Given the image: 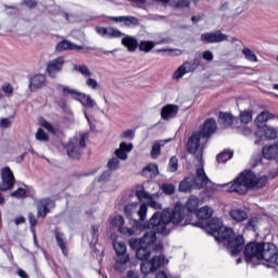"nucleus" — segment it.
Segmentation results:
<instances>
[{"label":"nucleus","instance_id":"1","mask_svg":"<svg viewBox=\"0 0 278 278\" xmlns=\"http://www.w3.org/2000/svg\"><path fill=\"white\" fill-rule=\"evenodd\" d=\"M172 225L166 217V214L155 212L149 222L140 223V230L151 229L146 232L140 239V251L149 252V247H152L157 242V233L161 236H168L172 229L168 226Z\"/></svg>","mask_w":278,"mask_h":278},{"label":"nucleus","instance_id":"2","mask_svg":"<svg viewBox=\"0 0 278 278\" xmlns=\"http://www.w3.org/2000/svg\"><path fill=\"white\" fill-rule=\"evenodd\" d=\"M199 211V198L191 195L186 205L177 202L173 210H167V220L174 225V227H188L192 223V214H197Z\"/></svg>","mask_w":278,"mask_h":278},{"label":"nucleus","instance_id":"3","mask_svg":"<svg viewBox=\"0 0 278 278\" xmlns=\"http://www.w3.org/2000/svg\"><path fill=\"white\" fill-rule=\"evenodd\" d=\"M268 184V176H257L251 169H244L240 175L233 179V181L228 182L227 192H236V194H247L249 190H260L265 188Z\"/></svg>","mask_w":278,"mask_h":278},{"label":"nucleus","instance_id":"4","mask_svg":"<svg viewBox=\"0 0 278 278\" xmlns=\"http://www.w3.org/2000/svg\"><path fill=\"white\" fill-rule=\"evenodd\" d=\"M218 129L216 119L213 117L206 119L200 131L193 132L186 144L187 153L194 155L198 162L203 160V146H201V138H212V135Z\"/></svg>","mask_w":278,"mask_h":278},{"label":"nucleus","instance_id":"5","mask_svg":"<svg viewBox=\"0 0 278 278\" xmlns=\"http://www.w3.org/2000/svg\"><path fill=\"white\" fill-rule=\"evenodd\" d=\"M207 184H210V177H207L203 167H199L195 175L192 174L187 176L179 182L178 190L179 192L190 194L192 188H195V190H203Z\"/></svg>","mask_w":278,"mask_h":278},{"label":"nucleus","instance_id":"6","mask_svg":"<svg viewBox=\"0 0 278 278\" xmlns=\"http://www.w3.org/2000/svg\"><path fill=\"white\" fill-rule=\"evenodd\" d=\"M88 140V134H83L79 139L77 137L71 139L65 144V151L71 160H81L84 151L86 149V141Z\"/></svg>","mask_w":278,"mask_h":278},{"label":"nucleus","instance_id":"7","mask_svg":"<svg viewBox=\"0 0 278 278\" xmlns=\"http://www.w3.org/2000/svg\"><path fill=\"white\" fill-rule=\"evenodd\" d=\"M151 257V250L142 254L140 257V261L142 264L140 265V270L142 275H151V273H157V269L162 266H164V256H154L151 261L149 258Z\"/></svg>","mask_w":278,"mask_h":278},{"label":"nucleus","instance_id":"8","mask_svg":"<svg viewBox=\"0 0 278 278\" xmlns=\"http://www.w3.org/2000/svg\"><path fill=\"white\" fill-rule=\"evenodd\" d=\"M113 248L117 255L115 270H118V273H123V267L125 266V264H128V262H130L129 254H127V245L124 242L115 241L113 242Z\"/></svg>","mask_w":278,"mask_h":278},{"label":"nucleus","instance_id":"9","mask_svg":"<svg viewBox=\"0 0 278 278\" xmlns=\"http://www.w3.org/2000/svg\"><path fill=\"white\" fill-rule=\"evenodd\" d=\"M262 260H264L265 262H269V264H276V266H278V249L275 243L262 242L261 262Z\"/></svg>","mask_w":278,"mask_h":278},{"label":"nucleus","instance_id":"10","mask_svg":"<svg viewBox=\"0 0 278 278\" xmlns=\"http://www.w3.org/2000/svg\"><path fill=\"white\" fill-rule=\"evenodd\" d=\"M243 254L247 264H251L253 260H258V262H261L262 242L252 241L250 243H247L243 249Z\"/></svg>","mask_w":278,"mask_h":278},{"label":"nucleus","instance_id":"11","mask_svg":"<svg viewBox=\"0 0 278 278\" xmlns=\"http://www.w3.org/2000/svg\"><path fill=\"white\" fill-rule=\"evenodd\" d=\"M225 247L228 253L232 257H236L237 255H240V253H242L244 250V237L242 235H235L232 239L226 243Z\"/></svg>","mask_w":278,"mask_h":278},{"label":"nucleus","instance_id":"12","mask_svg":"<svg viewBox=\"0 0 278 278\" xmlns=\"http://www.w3.org/2000/svg\"><path fill=\"white\" fill-rule=\"evenodd\" d=\"M1 180L2 185L0 186V192H8V190H12L14 188L16 178L14 177V173L9 166L2 168Z\"/></svg>","mask_w":278,"mask_h":278},{"label":"nucleus","instance_id":"13","mask_svg":"<svg viewBox=\"0 0 278 278\" xmlns=\"http://www.w3.org/2000/svg\"><path fill=\"white\" fill-rule=\"evenodd\" d=\"M65 62L64 56H58L56 59L48 61L46 64V73H48V76L51 77V79H55L58 74L62 73Z\"/></svg>","mask_w":278,"mask_h":278},{"label":"nucleus","instance_id":"14","mask_svg":"<svg viewBox=\"0 0 278 278\" xmlns=\"http://www.w3.org/2000/svg\"><path fill=\"white\" fill-rule=\"evenodd\" d=\"M228 36L223 34L220 30L212 31V33H203L200 37L201 42L204 45H215L217 42H225Z\"/></svg>","mask_w":278,"mask_h":278},{"label":"nucleus","instance_id":"15","mask_svg":"<svg viewBox=\"0 0 278 278\" xmlns=\"http://www.w3.org/2000/svg\"><path fill=\"white\" fill-rule=\"evenodd\" d=\"M55 207V201L51 198H43L37 203V217L47 218V214L51 212V208Z\"/></svg>","mask_w":278,"mask_h":278},{"label":"nucleus","instance_id":"16","mask_svg":"<svg viewBox=\"0 0 278 278\" xmlns=\"http://www.w3.org/2000/svg\"><path fill=\"white\" fill-rule=\"evenodd\" d=\"M124 213H125L126 218H129L130 223H132V227L135 229H140V219L134 218V216H136V215L138 217H140V211L138 208V203L127 204L124 207Z\"/></svg>","mask_w":278,"mask_h":278},{"label":"nucleus","instance_id":"17","mask_svg":"<svg viewBox=\"0 0 278 278\" xmlns=\"http://www.w3.org/2000/svg\"><path fill=\"white\" fill-rule=\"evenodd\" d=\"M255 136L260 140H275L277 138V129L268 125L258 126Z\"/></svg>","mask_w":278,"mask_h":278},{"label":"nucleus","instance_id":"18","mask_svg":"<svg viewBox=\"0 0 278 278\" xmlns=\"http://www.w3.org/2000/svg\"><path fill=\"white\" fill-rule=\"evenodd\" d=\"M110 225L111 227H117V231H119L122 236H134L135 233L132 228L125 227V218L121 215L113 217Z\"/></svg>","mask_w":278,"mask_h":278},{"label":"nucleus","instance_id":"19","mask_svg":"<svg viewBox=\"0 0 278 278\" xmlns=\"http://www.w3.org/2000/svg\"><path fill=\"white\" fill-rule=\"evenodd\" d=\"M235 236L233 229L224 226L220 231L215 235V240L216 242H219L226 247L229 240H231Z\"/></svg>","mask_w":278,"mask_h":278},{"label":"nucleus","instance_id":"20","mask_svg":"<svg viewBox=\"0 0 278 278\" xmlns=\"http://www.w3.org/2000/svg\"><path fill=\"white\" fill-rule=\"evenodd\" d=\"M223 220L217 217H212L210 222L206 223L205 229L210 236L216 237V235L223 229Z\"/></svg>","mask_w":278,"mask_h":278},{"label":"nucleus","instance_id":"21","mask_svg":"<svg viewBox=\"0 0 278 278\" xmlns=\"http://www.w3.org/2000/svg\"><path fill=\"white\" fill-rule=\"evenodd\" d=\"M68 94L74 99V101H78L81 103V105H86V101L88 99V96L84 92H79L75 89H71L68 87L63 88V97H68Z\"/></svg>","mask_w":278,"mask_h":278},{"label":"nucleus","instance_id":"22","mask_svg":"<svg viewBox=\"0 0 278 278\" xmlns=\"http://www.w3.org/2000/svg\"><path fill=\"white\" fill-rule=\"evenodd\" d=\"M54 238L63 255L65 257H68V241H66V237L64 236V232L60 230H54Z\"/></svg>","mask_w":278,"mask_h":278},{"label":"nucleus","instance_id":"23","mask_svg":"<svg viewBox=\"0 0 278 278\" xmlns=\"http://www.w3.org/2000/svg\"><path fill=\"white\" fill-rule=\"evenodd\" d=\"M178 113L179 106H177L176 104H167L161 110V118L163 121H170V118H175Z\"/></svg>","mask_w":278,"mask_h":278},{"label":"nucleus","instance_id":"24","mask_svg":"<svg viewBox=\"0 0 278 278\" xmlns=\"http://www.w3.org/2000/svg\"><path fill=\"white\" fill-rule=\"evenodd\" d=\"M47 86V75L45 74H36L31 77L29 88L30 90H40Z\"/></svg>","mask_w":278,"mask_h":278},{"label":"nucleus","instance_id":"25","mask_svg":"<svg viewBox=\"0 0 278 278\" xmlns=\"http://www.w3.org/2000/svg\"><path fill=\"white\" fill-rule=\"evenodd\" d=\"M132 149H134L132 143H127L125 141H122L119 143V148L115 150V157L122 161H125L128 157L127 153H131Z\"/></svg>","mask_w":278,"mask_h":278},{"label":"nucleus","instance_id":"26","mask_svg":"<svg viewBox=\"0 0 278 278\" xmlns=\"http://www.w3.org/2000/svg\"><path fill=\"white\" fill-rule=\"evenodd\" d=\"M56 51H84V46H77L64 39L56 45Z\"/></svg>","mask_w":278,"mask_h":278},{"label":"nucleus","instance_id":"27","mask_svg":"<svg viewBox=\"0 0 278 278\" xmlns=\"http://www.w3.org/2000/svg\"><path fill=\"white\" fill-rule=\"evenodd\" d=\"M111 21H114V23H124L126 27H134L140 25V20L134 16H112Z\"/></svg>","mask_w":278,"mask_h":278},{"label":"nucleus","instance_id":"28","mask_svg":"<svg viewBox=\"0 0 278 278\" xmlns=\"http://www.w3.org/2000/svg\"><path fill=\"white\" fill-rule=\"evenodd\" d=\"M217 122L224 127H231V125L236 123V116H233L231 113L220 111L218 113Z\"/></svg>","mask_w":278,"mask_h":278},{"label":"nucleus","instance_id":"29","mask_svg":"<svg viewBox=\"0 0 278 278\" xmlns=\"http://www.w3.org/2000/svg\"><path fill=\"white\" fill-rule=\"evenodd\" d=\"M229 216L230 218H232V220H236V223H244V220L249 218V214H247V211L240 208L230 210Z\"/></svg>","mask_w":278,"mask_h":278},{"label":"nucleus","instance_id":"30","mask_svg":"<svg viewBox=\"0 0 278 278\" xmlns=\"http://www.w3.org/2000/svg\"><path fill=\"white\" fill-rule=\"evenodd\" d=\"M141 175L143 177H157V175H160V168L157 167V164L155 163H150L148 164L146 167H143Z\"/></svg>","mask_w":278,"mask_h":278},{"label":"nucleus","instance_id":"31","mask_svg":"<svg viewBox=\"0 0 278 278\" xmlns=\"http://www.w3.org/2000/svg\"><path fill=\"white\" fill-rule=\"evenodd\" d=\"M199 220H210L212 218V214H214V210L210 206H203L195 212Z\"/></svg>","mask_w":278,"mask_h":278},{"label":"nucleus","instance_id":"32","mask_svg":"<svg viewBox=\"0 0 278 278\" xmlns=\"http://www.w3.org/2000/svg\"><path fill=\"white\" fill-rule=\"evenodd\" d=\"M166 41L162 39L160 41H140V51H144V53H149L152 49L155 48L156 45H164Z\"/></svg>","mask_w":278,"mask_h":278},{"label":"nucleus","instance_id":"33","mask_svg":"<svg viewBox=\"0 0 278 278\" xmlns=\"http://www.w3.org/2000/svg\"><path fill=\"white\" fill-rule=\"evenodd\" d=\"M140 199H149L148 205H150V207H152L153 210H162V204H160L151 195H149V193H147L144 189L140 190Z\"/></svg>","mask_w":278,"mask_h":278},{"label":"nucleus","instance_id":"34","mask_svg":"<svg viewBox=\"0 0 278 278\" xmlns=\"http://www.w3.org/2000/svg\"><path fill=\"white\" fill-rule=\"evenodd\" d=\"M122 45L126 47L130 52H134L138 49V40L134 37L123 38Z\"/></svg>","mask_w":278,"mask_h":278},{"label":"nucleus","instance_id":"35","mask_svg":"<svg viewBox=\"0 0 278 278\" xmlns=\"http://www.w3.org/2000/svg\"><path fill=\"white\" fill-rule=\"evenodd\" d=\"M277 146H268L263 148V157L265 160H274L275 155H277Z\"/></svg>","mask_w":278,"mask_h":278},{"label":"nucleus","instance_id":"36","mask_svg":"<svg viewBox=\"0 0 278 278\" xmlns=\"http://www.w3.org/2000/svg\"><path fill=\"white\" fill-rule=\"evenodd\" d=\"M190 66V62H185L182 65H180L177 71L174 73V79H181V77H184V75L191 73L190 68L188 67Z\"/></svg>","mask_w":278,"mask_h":278},{"label":"nucleus","instance_id":"37","mask_svg":"<svg viewBox=\"0 0 278 278\" xmlns=\"http://www.w3.org/2000/svg\"><path fill=\"white\" fill-rule=\"evenodd\" d=\"M233 157V151L231 150H224L219 154H217L216 160L218 164H226V162H229Z\"/></svg>","mask_w":278,"mask_h":278},{"label":"nucleus","instance_id":"38","mask_svg":"<svg viewBox=\"0 0 278 278\" xmlns=\"http://www.w3.org/2000/svg\"><path fill=\"white\" fill-rule=\"evenodd\" d=\"M130 249L135 252L137 260H140V239L131 238L128 241Z\"/></svg>","mask_w":278,"mask_h":278},{"label":"nucleus","instance_id":"39","mask_svg":"<svg viewBox=\"0 0 278 278\" xmlns=\"http://www.w3.org/2000/svg\"><path fill=\"white\" fill-rule=\"evenodd\" d=\"M239 118L240 123H242L243 125H249V123L253 121V111H240Z\"/></svg>","mask_w":278,"mask_h":278},{"label":"nucleus","instance_id":"40","mask_svg":"<svg viewBox=\"0 0 278 278\" xmlns=\"http://www.w3.org/2000/svg\"><path fill=\"white\" fill-rule=\"evenodd\" d=\"M242 55H244L245 60H248V62H257V55L255 54V52H253V50L244 47L241 50Z\"/></svg>","mask_w":278,"mask_h":278},{"label":"nucleus","instance_id":"41","mask_svg":"<svg viewBox=\"0 0 278 278\" xmlns=\"http://www.w3.org/2000/svg\"><path fill=\"white\" fill-rule=\"evenodd\" d=\"M150 155L152 160H157V157L162 155V146L160 144V142L153 143Z\"/></svg>","mask_w":278,"mask_h":278},{"label":"nucleus","instance_id":"42","mask_svg":"<svg viewBox=\"0 0 278 278\" xmlns=\"http://www.w3.org/2000/svg\"><path fill=\"white\" fill-rule=\"evenodd\" d=\"M168 170L169 173H177L179 170V160L177 156H172L168 162Z\"/></svg>","mask_w":278,"mask_h":278},{"label":"nucleus","instance_id":"43","mask_svg":"<svg viewBox=\"0 0 278 278\" xmlns=\"http://www.w3.org/2000/svg\"><path fill=\"white\" fill-rule=\"evenodd\" d=\"M275 118V115L268 111H263L258 116L257 121L260 123H267V121H273Z\"/></svg>","mask_w":278,"mask_h":278},{"label":"nucleus","instance_id":"44","mask_svg":"<svg viewBox=\"0 0 278 278\" xmlns=\"http://www.w3.org/2000/svg\"><path fill=\"white\" fill-rule=\"evenodd\" d=\"M161 190L162 192H164V194H167V197H170L175 192V185L165 182L161 186Z\"/></svg>","mask_w":278,"mask_h":278},{"label":"nucleus","instance_id":"45","mask_svg":"<svg viewBox=\"0 0 278 278\" xmlns=\"http://www.w3.org/2000/svg\"><path fill=\"white\" fill-rule=\"evenodd\" d=\"M121 167V160L117 159L116 156L112 157L109 162H108V168L109 170H118V168Z\"/></svg>","mask_w":278,"mask_h":278},{"label":"nucleus","instance_id":"46","mask_svg":"<svg viewBox=\"0 0 278 278\" xmlns=\"http://www.w3.org/2000/svg\"><path fill=\"white\" fill-rule=\"evenodd\" d=\"M260 223V219L257 217H252L248 220L245 224V229L248 231H256V225Z\"/></svg>","mask_w":278,"mask_h":278},{"label":"nucleus","instance_id":"47","mask_svg":"<svg viewBox=\"0 0 278 278\" xmlns=\"http://www.w3.org/2000/svg\"><path fill=\"white\" fill-rule=\"evenodd\" d=\"M13 199H27V190L24 188H18L17 190L11 193Z\"/></svg>","mask_w":278,"mask_h":278},{"label":"nucleus","instance_id":"48","mask_svg":"<svg viewBox=\"0 0 278 278\" xmlns=\"http://www.w3.org/2000/svg\"><path fill=\"white\" fill-rule=\"evenodd\" d=\"M74 68L80 73V75H84V77H90L92 73L86 65H75Z\"/></svg>","mask_w":278,"mask_h":278},{"label":"nucleus","instance_id":"49","mask_svg":"<svg viewBox=\"0 0 278 278\" xmlns=\"http://www.w3.org/2000/svg\"><path fill=\"white\" fill-rule=\"evenodd\" d=\"M36 138L41 142H49V135L42 128H38Z\"/></svg>","mask_w":278,"mask_h":278},{"label":"nucleus","instance_id":"50","mask_svg":"<svg viewBox=\"0 0 278 278\" xmlns=\"http://www.w3.org/2000/svg\"><path fill=\"white\" fill-rule=\"evenodd\" d=\"M1 90L4 92V94H7V97L14 94V87H12V84L10 83L3 84Z\"/></svg>","mask_w":278,"mask_h":278},{"label":"nucleus","instance_id":"51","mask_svg":"<svg viewBox=\"0 0 278 278\" xmlns=\"http://www.w3.org/2000/svg\"><path fill=\"white\" fill-rule=\"evenodd\" d=\"M92 242L97 244L99 242V226H91Z\"/></svg>","mask_w":278,"mask_h":278},{"label":"nucleus","instance_id":"52","mask_svg":"<svg viewBox=\"0 0 278 278\" xmlns=\"http://www.w3.org/2000/svg\"><path fill=\"white\" fill-rule=\"evenodd\" d=\"M147 212H149V206L147 204H140V223H144Z\"/></svg>","mask_w":278,"mask_h":278},{"label":"nucleus","instance_id":"53","mask_svg":"<svg viewBox=\"0 0 278 278\" xmlns=\"http://www.w3.org/2000/svg\"><path fill=\"white\" fill-rule=\"evenodd\" d=\"M188 68H190V72L193 73V71H197L199 66H201V59L195 58L192 63L189 62V65H187Z\"/></svg>","mask_w":278,"mask_h":278},{"label":"nucleus","instance_id":"54","mask_svg":"<svg viewBox=\"0 0 278 278\" xmlns=\"http://www.w3.org/2000/svg\"><path fill=\"white\" fill-rule=\"evenodd\" d=\"M136 136V131L132 130V129H127L125 130L122 135H121V138H125L127 140H134Z\"/></svg>","mask_w":278,"mask_h":278},{"label":"nucleus","instance_id":"55","mask_svg":"<svg viewBox=\"0 0 278 278\" xmlns=\"http://www.w3.org/2000/svg\"><path fill=\"white\" fill-rule=\"evenodd\" d=\"M28 220H29L30 229L31 230L36 229V225H38V219L36 218V215H34L33 213H29Z\"/></svg>","mask_w":278,"mask_h":278},{"label":"nucleus","instance_id":"56","mask_svg":"<svg viewBox=\"0 0 278 278\" xmlns=\"http://www.w3.org/2000/svg\"><path fill=\"white\" fill-rule=\"evenodd\" d=\"M112 177V173L110 170H106L102 173V175L99 177L98 181L105 184L106 181H110V178Z\"/></svg>","mask_w":278,"mask_h":278},{"label":"nucleus","instance_id":"57","mask_svg":"<svg viewBox=\"0 0 278 278\" xmlns=\"http://www.w3.org/2000/svg\"><path fill=\"white\" fill-rule=\"evenodd\" d=\"M86 85L88 88H92V90H97V88H99V83L94 78H88Z\"/></svg>","mask_w":278,"mask_h":278},{"label":"nucleus","instance_id":"58","mask_svg":"<svg viewBox=\"0 0 278 278\" xmlns=\"http://www.w3.org/2000/svg\"><path fill=\"white\" fill-rule=\"evenodd\" d=\"M0 127H2V129H8L9 127H12V122L9 118L3 117L0 119Z\"/></svg>","mask_w":278,"mask_h":278},{"label":"nucleus","instance_id":"59","mask_svg":"<svg viewBox=\"0 0 278 278\" xmlns=\"http://www.w3.org/2000/svg\"><path fill=\"white\" fill-rule=\"evenodd\" d=\"M202 58L203 60H205L206 62H212V60H214V53H212V51L206 50L202 53Z\"/></svg>","mask_w":278,"mask_h":278},{"label":"nucleus","instance_id":"60","mask_svg":"<svg viewBox=\"0 0 278 278\" xmlns=\"http://www.w3.org/2000/svg\"><path fill=\"white\" fill-rule=\"evenodd\" d=\"M175 8H190V0H178Z\"/></svg>","mask_w":278,"mask_h":278},{"label":"nucleus","instance_id":"61","mask_svg":"<svg viewBox=\"0 0 278 278\" xmlns=\"http://www.w3.org/2000/svg\"><path fill=\"white\" fill-rule=\"evenodd\" d=\"M109 36L111 38H121V36H123V33H121V30H116L114 28H109Z\"/></svg>","mask_w":278,"mask_h":278},{"label":"nucleus","instance_id":"62","mask_svg":"<svg viewBox=\"0 0 278 278\" xmlns=\"http://www.w3.org/2000/svg\"><path fill=\"white\" fill-rule=\"evenodd\" d=\"M97 34H99L100 36H110V28H105V27H97L96 28Z\"/></svg>","mask_w":278,"mask_h":278},{"label":"nucleus","instance_id":"63","mask_svg":"<svg viewBox=\"0 0 278 278\" xmlns=\"http://www.w3.org/2000/svg\"><path fill=\"white\" fill-rule=\"evenodd\" d=\"M97 105V102L92 100L90 96H87V101L85 102V108H94Z\"/></svg>","mask_w":278,"mask_h":278},{"label":"nucleus","instance_id":"64","mask_svg":"<svg viewBox=\"0 0 278 278\" xmlns=\"http://www.w3.org/2000/svg\"><path fill=\"white\" fill-rule=\"evenodd\" d=\"M25 5L29 8L30 10L36 8L38 5V1L36 0H24Z\"/></svg>","mask_w":278,"mask_h":278}]
</instances>
